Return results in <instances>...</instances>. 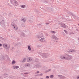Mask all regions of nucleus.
Wrapping results in <instances>:
<instances>
[{
  "instance_id": "nucleus-1",
  "label": "nucleus",
  "mask_w": 79,
  "mask_h": 79,
  "mask_svg": "<svg viewBox=\"0 0 79 79\" xmlns=\"http://www.w3.org/2000/svg\"><path fill=\"white\" fill-rule=\"evenodd\" d=\"M12 26L14 29H15L16 30H17V29H18V26H17L16 25H15V24H12Z\"/></svg>"
},
{
  "instance_id": "nucleus-2",
  "label": "nucleus",
  "mask_w": 79,
  "mask_h": 79,
  "mask_svg": "<svg viewBox=\"0 0 79 79\" xmlns=\"http://www.w3.org/2000/svg\"><path fill=\"white\" fill-rule=\"evenodd\" d=\"M62 59H65V60H68V58H67L64 57V55H62L60 56Z\"/></svg>"
},
{
  "instance_id": "nucleus-3",
  "label": "nucleus",
  "mask_w": 79,
  "mask_h": 79,
  "mask_svg": "<svg viewBox=\"0 0 79 79\" xmlns=\"http://www.w3.org/2000/svg\"><path fill=\"white\" fill-rule=\"evenodd\" d=\"M12 3L14 5H18V2H17L16 1H13Z\"/></svg>"
},
{
  "instance_id": "nucleus-4",
  "label": "nucleus",
  "mask_w": 79,
  "mask_h": 79,
  "mask_svg": "<svg viewBox=\"0 0 79 79\" xmlns=\"http://www.w3.org/2000/svg\"><path fill=\"white\" fill-rule=\"evenodd\" d=\"M61 27H63L64 28L66 27V25L64 23H62L61 24Z\"/></svg>"
},
{
  "instance_id": "nucleus-5",
  "label": "nucleus",
  "mask_w": 79,
  "mask_h": 79,
  "mask_svg": "<svg viewBox=\"0 0 79 79\" xmlns=\"http://www.w3.org/2000/svg\"><path fill=\"white\" fill-rule=\"evenodd\" d=\"M38 37L39 39H40V38H41V37H43V35L42 34V33H40Z\"/></svg>"
},
{
  "instance_id": "nucleus-6",
  "label": "nucleus",
  "mask_w": 79,
  "mask_h": 79,
  "mask_svg": "<svg viewBox=\"0 0 79 79\" xmlns=\"http://www.w3.org/2000/svg\"><path fill=\"white\" fill-rule=\"evenodd\" d=\"M75 52V50H69L68 51V52L69 53L70 52Z\"/></svg>"
},
{
  "instance_id": "nucleus-7",
  "label": "nucleus",
  "mask_w": 79,
  "mask_h": 79,
  "mask_svg": "<svg viewBox=\"0 0 79 79\" xmlns=\"http://www.w3.org/2000/svg\"><path fill=\"white\" fill-rule=\"evenodd\" d=\"M3 47H4V48H7V47H8V45L6 44H3Z\"/></svg>"
},
{
  "instance_id": "nucleus-8",
  "label": "nucleus",
  "mask_w": 79,
  "mask_h": 79,
  "mask_svg": "<svg viewBox=\"0 0 79 79\" xmlns=\"http://www.w3.org/2000/svg\"><path fill=\"white\" fill-rule=\"evenodd\" d=\"M44 40H45V38H41V39H40V42H44Z\"/></svg>"
},
{
  "instance_id": "nucleus-9",
  "label": "nucleus",
  "mask_w": 79,
  "mask_h": 79,
  "mask_svg": "<svg viewBox=\"0 0 79 79\" xmlns=\"http://www.w3.org/2000/svg\"><path fill=\"white\" fill-rule=\"evenodd\" d=\"M13 68L14 69H18V68H19V66H13Z\"/></svg>"
},
{
  "instance_id": "nucleus-10",
  "label": "nucleus",
  "mask_w": 79,
  "mask_h": 79,
  "mask_svg": "<svg viewBox=\"0 0 79 79\" xmlns=\"http://www.w3.org/2000/svg\"><path fill=\"white\" fill-rule=\"evenodd\" d=\"M25 66H30V64H25Z\"/></svg>"
},
{
  "instance_id": "nucleus-11",
  "label": "nucleus",
  "mask_w": 79,
  "mask_h": 79,
  "mask_svg": "<svg viewBox=\"0 0 79 79\" xmlns=\"http://www.w3.org/2000/svg\"><path fill=\"white\" fill-rule=\"evenodd\" d=\"M32 60L31 58V57H29L28 58V61H31Z\"/></svg>"
},
{
  "instance_id": "nucleus-12",
  "label": "nucleus",
  "mask_w": 79,
  "mask_h": 79,
  "mask_svg": "<svg viewBox=\"0 0 79 79\" xmlns=\"http://www.w3.org/2000/svg\"><path fill=\"white\" fill-rule=\"evenodd\" d=\"M28 49L29 50H31V47L30 46H28Z\"/></svg>"
},
{
  "instance_id": "nucleus-13",
  "label": "nucleus",
  "mask_w": 79,
  "mask_h": 79,
  "mask_svg": "<svg viewBox=\"0 0 79 79\" xmlns=\"http://www.w3.org/2000/svg\"><path fill=\"white\" fill-rule=\"evenodd\" d=\"M21 8H25L26 6L25 5H23L21 6Z\"/></svg>"
},
{
  "instance_id": "nucleus-14",
  "label": "nucleus",
  "mask_w": 79,
  "mask_h": 79,
  "mask_svg": "<svg viewBox=\"0 0 79 79\" xmlns=\"http://www.w3.org/2000/svg\"><path fill=\"white\" fill-rule=\"evenodd\" d=\"M15 63H16V61L15 60H13L12 62V64H15Z\"/></svg>"
},
{
  "instance_id": "nucleus-15",
  "label": "nucleus",
  "mask_w": 79,
  "mask_h": 79,
  "mask_svg": "<svg viewBox=\"0 0 79 79\" xmlns=\"http://www.w3.org/2000/svg\"><path fill=\"white\" fill-rule=\"evenodd\" d=\"M55 38H56V36H52V38L53 39H54L55 40Z\"/></svg>"
},
{
  "instance_id": "nucleus-16",
  "label": "nucleus",
  "mask_w": 79,
  "mask_h": 79,
  "mask_svg": "<svg viewBox=\"0 0 79 79\" xmlns=\"http://www.w3.org/2000/svg\"><path fill=\"white\" fill-rule=\"evenodd\" d=\"M26 18H23L22 20L23 21V22H24L25 21H26Z\"/></svg>"
},
{
  "instance_id": "nucleus-17",
  "label": "nucleus",
  "mask_w": 79,
  "mask_h": 79,
  "mask_svg": "<svg viewBox=\"0 0 79 79\" xmlns=\"http://www.w3.org/2000/svg\"><path fill=\"white\" fill-rule=\"evenodd\" d=\"M26 59H23V60L22 61V62L23 63H24V62H25V61H26Z\"/></svg>"
},
{
  "instance_id": "nucleus-18",
  "label": "nucleus",
  "mask_w": 79,
  "mask_h": 79,
  "mask_svg": "<svg viewBox=\"0 0 79 79\" xmlns=\"http://www.w3.org/2000/svg\"><path fill=\"white\" fill-rule=\"evenodd\" d=\"M50 78H53V75H51L50 76Z\"/></svg>"
},
{
  "instance_id": "nucleus-19",
  "label": "nucleus",
  "mask_w": 79,
  "mask_h": 79,
  "mask_svg": "<svg viewBox=\"0 0 79 79\" xmlns=\"http://www.w3.org/2000/svg\"><path fill=\"white\" fill-rule=\"evenodd\" d=\"M55 40H58V38H57L56 37Z\"/></svg>"
},
{
  "instance_id": "nucleus-20",
  "label": "nucleus",
  "mask_w": 79,
  "mask_h": 79,
  "mask_svg": "<svg viewBox=\"0 0 79 79\" xmlns=\"http://www.w3.org/2000/svg\"><path fill=\"white\" fill-rule=\"evenodd\" d=\"M44 56H47V54H44Z\"/></svg>"
},
{
  "instance_id": "nucleus-21",
  "label": "nucleus",
  "mask_w": 79,
  "mask_h": 79,
  "mask_svg": "<svg viewBox=\"0 0 79 79\" xmlns=\"http://www.w3.org/2000/svg\"><path fill=\"white\" fill-rule=\"evenodd\" d=\"M52 33H53V34H55V32L54 31H52Z\"/></svg>"
},
{
  "instance_id": "nucleus-22",
  "label": "nucleus",
  "mask_w": 79,
  "mask_h": 79,
  "mask_svg": "<svg viewBox=\"0 0 79 79\" xmlns=\"http://www.w3.org/2000/svg\"><path fill=\"white\" fill-rule=\"evenodd\" d=\"M46 77V78L47 79H48V78H49V77L47 76Z\"/></svg>"
},
{
  "instance_id": "nucleus-23",
  "label": "nucleus",
  "mask_w": 79,
  "mask_h": 79,
  "mask_svg": "<svg viewBox=\"0 0 79 79\" xmlns=\"http://www.w3.org/2000/svg\"><path fill=\"white\" fill-rule=\"evenodd\" d=\"M64 31L65 32V33H68V32H67L66 30H64Z\"/></svg>"
},
{
  "instance_id": "nucleus-24",
  "label": "nucleus",
  "mask_w": 79,
  "mask_h": 79,
  "mask_svg": "<svg viewBox=\"0 0 79 79\" xmlns=\"http://www.w3.org/2000/svg\"><path fill=\"white\" fill-rule=\"evenodd\" d=\"M66 56H68V57H69V56H68V55H66Z\"/></svg>"
},
{
  "instance_id": "nucleus-25",
  "label": "nucleus",
  "mask_w": 79,
  "mask_h": 79,
  "mask_svg": "<svg viewBox=\"0 0 79 79\" xmlns=\"http://www.w3.org/2000/svg\"><path fill=\"white\" fill-rule=\"evenodd\" d=\"M77 79H79V76H77Z\"/></svg>"
},
{
  "instance_id": "nucleus-26",
  "label": "nucleus",
  "mask_w": 79,
  "mask_h": 79,
  "mask_svg": "<svg viewBox=\"0 0 79 79\" xmlns=\"http://www.w3.org/2000/svg\"><path fill=\"white\" fill-rule=\"evenodd\" d=\"M46 24H48V23H46Z\"/></svg>"
},
{
  "instance_id": "nucleus-27",
  "label": "nucleus",
  "mask_w": 79,
  "mask_h": 79,
  "mask_svg": "<svg viewBox=\"0 0 79 79\" xmlns=\"http://www.w3.org/2000/svg\"><path fill=\"white\" fill-rule=\"evenodd\" d=\"M1 46H2V44H0V47H1Z\"/></svg>"
},
{
  "instance_id": "nucleus-28",
  "label": "nucleus",
  "mask_w": 79,
  "mask_h": 79,
  "mask_svg": "<svg viewBox=\"0 0 79 79\" xmlns=\"http://www.w3.org/2000/svg\"><path fill=\"white\" fill-rule=\"evenodd\" d=\"M39 73V71H38V72H37V73Z\"/></svg>"
},
{
  "instance_id": "nucleus-29",
  "label": "nucleus",
  "mask_w": 79,
  "mask_h": 79,
  "mask_svg": "<svg viewBox=\"0 0 79 79\" xmlns=\"http://www.w3.org/2000/svg\"><path fill=\"white\" fill-rule=\"evenodd\" d=\"M40 75H41V76H42V74H40Z\"/></svg>"
},
{
  "instance_id": "nucleus-30",
  "label": "nucleus",
  "mask_w": 79,
  "mask_h": 79,
  "mask_svg": "<svg viewBox=\"0 0 79 79\" xmlns=\"http://www.w3.org/2000/svg\"><path fill=\"white\" fill-rule=\"evenodd\" d=\"M25 74H27V73H26Z\"/></svg>"
},
{
  "instance_id": "nucleus-31",
  "label": "nucleus",
  "mask_w": 79,
  "mask_h": 79,
  "mask_svg": "<svg viewBox=\"0 0 79 79\" xmlns=\"http://www.w3.org/2000/svg\"><path fill=\"white\" fill-rule=\"evenodd\" d=\"M78 26H79V24H78Z\"/></svg>"
},
{
  "instance_id": "nucleus-32",
  "label": "nucleus",
  "mask_w": 79,
  "mask_h": 79,
  "mask_svg": "<svg viewBox=\"0 0 79 79\" xmlns=\"http://www.w3.org/2000/svg\"><path fill=\"white\" fill-rule=\"evenodd\" d=\"M49 71H50V69H49Z\"/></svg>"
},
{
  "instance_id": "nucleus-33",
  "label": "nucleus",
  "mask_w": 79,
  "mask_h": 79,
  "mask_svg": "<svg viewBox=\"0 0 79 79\" xmlns=\"http://www.w3.org/2000/svg\"><path fill=\"white\" fill-rule=\"evenodd\" d=\"M78 40H79V38H78Z\"/></svg>"
}]
</instances>
